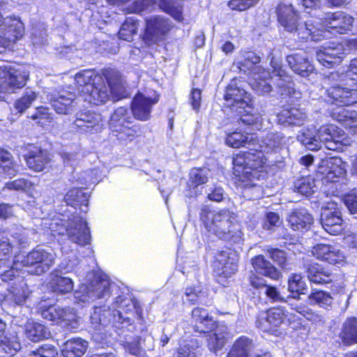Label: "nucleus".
Masks as SVG:
<instances>
[{"instance_id": "f257e3e1", "label": "nucleus", "mask_w": 357, "mask_h": 357, "mask_svg": "<svg viewBox=\"0 0 357 357\" xmlns=\"http://www.w3.org/2000/svg\"><path fill=\"white\" fill-rule=\"evenodd\" d=\"M252 106L247 102V169H257L262 167L264 162L263 153L278 147L282 136L279 133L269 132L259 142L256 134L248 133L249 126H252L256 130L262 128V109L254 112Z\"/></svg>"}, {"instance_id": "f03ea898", "label": "nucleus", "mask_w": 357, "mask_h": 357, "mask_svg": "<svg viewBox=\"0 0 357 357\" xmlns=\"http://www.w3.org/2000/svg\"><path fill=\"white\" fill-rule=\"evenodd\" d=\"M299 9L293 1L278 4L276 13L280 25L284 31L301 40H321L325 36V31L317 27L314 19L302 20L299 15Z\"/></svg>"}, {"instance_id": "7ed1b4c3", "label": "nucleus", "mask_w": 357, "mask_h": 357, "mask_svg": "<svg viewBox=\"0 0 357 357\" xmlns=\"http://www.w3.org/2000/svg\"><path fill=\"white\" fill-rule=\"evenodd\" d=\"M297 139L307 149L317 151L324 146L327 149L342 151L350 144L344 131L334 124L324 125L316 130L314 128L303 130Z\"/></svg>"}, {"instance_id": "20e7f679", "label": "nucleus", "mask_w": 357, "mask_h": 357, "mask_svg": "<svg viewBox=\"0 0 357 357\" xmlns=\"http://www.w3.org/2000/svg\"><path fill=\"white\" fill-rule=\"evenodd\" d=\"M200 218L206 228L219 238L234 243L243 242L242 226L237 215L230 211L223 209L212 213L207 208H203Z\"/></svg>"}, {"instance_id": "39448f33", "label": "nucleus", "mask_w": 357, "mask_h": 357, "mask_svg": "<svg viewBox=\"0 0 357 357\" xmlns=\"http://www.w3.org/2000/svg\"><path fill=\"white\" fill-rule=\"evenodd\" d=\"M346 163L340 158H330L321 161L317 177L321 181L322 191L328 196L342 190L346 184Z\"/></svg>"}, {"instance_id": "423d86ee", "label": "nucleus", "mask_w": 357, "mask_h": 357, "mask_svg": "<svg viewBox=\"0 0 357 357\" xmlns=\"http://www.w3.org/2000/svg\"><path fill=\"white\" fill-rule=\"evenodd\" d=\"M54 262V254L52 251L38 247L29 252L20 261H13L11 269L1 275V280H12L15 277L14 270L18 269L20 266L29 268L27 272L31 274L41 275L47 272Z\"/></svg>"}, {"instance_id": "0eeeda50", "label": "nucleus", "mask_w": 357, "mask_h": 357, "mask_svg": "<svg viewBox=\"0 0 357 357\" xmlns=\"http://www.w3.org/2000/svg\"><path fill=\"white\" fill-rule=\"evenodd\" d=\"M87 278L88 282L82 284L75 292L77 301L89 303L109 296L110 280L107 275L99 272L91 273Z\"/></svg>"}, {"instance_id": "6e6552de", "label": "nucleus", "mask_w": 357, "mask_h": 357, "mask_svg": "<svg viewBox=\"0 0 357 357\" xmlns=\"http://www.w3.org/2000/svg\"><path fill=\"white\" fill-rule=\"evenodd\" d=\"M50 229L59 235L66 232L68 240L77 245L83 246L90 243V230L86 221L81 216H74L65 227L59 226L57 222H52L50 224Z\"/></svg>"}, {"instance_id": "1a4fd4ad", "label": "nucleus", "mask_w": 357, "mask_h": 357, "mask_svg": "<svg viewBox=\"0 0 357 357\" xmlns=\"http://www.w3.org/2000/svg\"><path fill=\"white\" fill-rule=\"evenodd\" d=\"M38 309L44 319L57 324H62L71 333L77 332L80 318L75 314L74 309L70 307L62 308L57 305L47 306L44 301L39 303Z\"/></svg>"}, {"instance_id": "9d476101", "label": "nucleus", "mask_w": 357, "mask_h": 357, "mask_svg": "<svg viewBox=\"0 0 357 357\" xmlns=\"http://www.w3.org/2000/svg\"><path fill=\"white\" fill-rule=\"evenodd\" d=\"M238 256L230 248L218 252L214 257L212 264L213 275L220 284L226 286L227 279L237 271Z\"/></svg>"}, {"instance_id": "9b49d317", "label": "nucleus", "mask_w": 357, "mask_h": 357, "mask_svg": "<svg viewBox=\"0 0 357 357\" xmlns=\"http://www.w3.org/2000/svg\"><path fill=\"white\" fill-rule=\"evenodd\" d=\"M354 20L350 15L343 11L326 13L321 21L315 20V25L325 31L326 38L330 33L346 34L353 27Z\"/></svg>"}, {"instance_id": "f8f14e48", "label": "nucleus", "mask_w": 357, "mask_h": 357, "mask_svg": "<svg viewBox=\"0 0 357 357\" xmlns=\"http://www.w3.org/2000/svg\"><path fill=\"white\" fill-rule=\"evenodd\" d=\"M29 74L24 70L16 69L10 65H0V94L13 93L22 88L29 78ZM2 96L0 95V99Z\"/></svg>"}, {"instance_id": "ddd939ff", "label": "nucleus", "mask_w": 357, "mask_h": 357, "mask_svg": "<svg viewBox=\"0 0 357 357\" xmlns=\"http://www.w3.org/2000/svg\"><path fill=\"white\" fill-rule=\"evenodd\" d=\"M116 74V73L114 70H106L103 75L107 79V84H105L103 77H97L96 84L88 85L84 93L81 95L84 101L95 105L105 103L109 98V88L113 83L110 77Z\"/></svg>"}, {"instance_id": "4468645a", "label": "nucleus", "mask_w": 357, "mask_h": 357, "mask_svg": "<svg viewBox=\"0 0 357 357\" xmlns=\"http://www.w3.org/2000/svg\"><path fill=\"white\" fill-rule=\"evenodd\" d=\"M73 125L78 132L93 135L99 133L104 129L105 121L100 114L84 110L76 114Z\"/></svg>"}, {"instance_id": "2eb2a0df", "label": "nucleus", "mask_w": 357, "mask_h": 357, "mask_svg": "<svg viewBox=\"0 0 357 357\" xmlns=\"http://www.w3.org/2000/svg\"><path fill=\"white\" fill-rule=\"evenodd\" d=\"M171 28L170 20L163 16H153L147 18L144 40L148 44L156 43L164 38Z\"/></svg>"}, {"instance_id": "dca6fc26", "label": "nucleus", "mask_w": 357, "mask_h": 357, "mask_svg": "<svg viewBox=\"0 0 357 357\" xmlns=\"http://www.w3.org/2000/svg\"><path fill=\"white\" fill-rule=\"evenodd\" d=\"M70 89H71L70 86L59 89L50 98L52 107L59 114H70L77 106L76 95Z\"/></svg>"}, {"instance_id": "f3484780", "label": "nucleus", "mask_w": 357, "mask_h": 357, "mask_svg": "<svg viewBox=\"0 0 357 357\" xmlns=\"http://www.w3.org/2000/svg\"><path fill=\"white\" fill-rule=\"evenodd\" d=\"M114 309L112 310V322L120 324L121 326L117 328H123L130 325V317L124 316L123 314L132 313L134 310L138 316H140L141 311L137 307L136 303L129 298L119 296L114 302Z\"/></svg>"}, {"instance_id": "a211bd4d", "label": "nucleus", "mask_w": 357, "mask_h": 357, "mask_svg": "<svg viewBox=\"0 0 357 357\" xmlns=\"http://www.w3.org/2000/svg\"><path fill=\"white\" fill-rule=\"evenodd\" d=\"M326 101L338 106L337 111L343 106L357 102V90L343 87L340 85L331 86L326 89Z\"/></svg>"}, {"instance_id": "6ab92c4d", "label": "nucleus", "mask_w": 357, "mask_h": 357, "mask_svg": "<svg viewBox=\"0 0 357 357\" xmlns=\"http://www.w3.org/2000/svg\"><path fill=\"white\" fill-rule=\"evenodd\" d=\"M8 28L1 30L0 35V53L6 51L24 34V24L19 18H8L6 20Z\"/></svg>"}, {"instance_id": "aec40b11", "label": "nucleus", "mask_w": 357, "mask_h": 357, "mask_svg": "<svg viewBox=\"0 0 357 357\" xmlns=\"http://www.w3.org/2000/svg\"><path fill=\"white\" fill-rule=\"evenodd\" d=\"M245 91L238 86L236 84H230L227 88L225 95L227 106L230 107L233 112L236 113L240 116V119L243 123H245L243 119V114L245 112Z\"/></svg>"}, {"instance_id": "412c9836", "label": "nucleus", "mask_w": 357, "mask_h": 357, "mask_svg": "<svg viewBox=\"0 0 357 357\" xmlns=\"http://www.w3.org/2000/svg\"><path fill=\"white\" fill-rule=\"evenodd\" d=\"M158 96L149 98L142 93L135 95L131 103V111L134 118L142 121L149 120L152 107L158 102Z\"/></svg>"}, {"instance_id": "4be33fe9", "label": "nucleus", "mask_w": 357, "mask_h": 357, "mask_svg": "<svg viewBox=\"0 0 357 357\" xmlns=\"http://www.w3.org/2000/svg\"><path fill=\"white\" fill-rule=\"evenodd\" d=\"M321 223L324 229L331 235H338L343 231V220L340 209L325 208L321 214Z\"/></svg>"}, {"instance_id": "5701e85b", "label": "nucleus", "mask_w": 357, "mask_h": 357, "mask_svg": "<svg viewBox=\"0 0 357 357\" xmlns=\"http://www.w3.org/2000/svg\"><path fill=\"white\" fill-rule=\"evenodd\" d=\"M192 319L195 323L193 329L196 333H210L218 328V323L204 307H195L192 310Z\"/></svg>"}, {"instance_id": "b1692460", "label": "nucleus", "mask_w": 357, "mask_h": 357, "mask_svg": "<svg viewBox=\"0 0 357 357\" xmlns=\"http://www.w3.org/2000/svg\"><path fill=\"white\" fill-rule=\"evenodd\" d=\"M252 77H249V85L253 91L260 95H264L271 91V75L261 66H255L250 70Z\"/></svg>"}, {"instance_id": "393cba45", "label": "nucleus", "mask_w": 357, "mask_h": 357, "mask_svg": "<svg viewBox=\"0 0 357 357\" xmlns=\"http://www.w3.org/2000/svg\"><path fill=\"white\" fill-rule=\"evenodd\" d=\"M284 317V310L280 307H273L262 312L257 318V327L263 332L268 333L280 325Z\"/></svg>"}, {"instance_id": "a878e982", "label": "nucleus", "mask_w": 357, "mask_h": 357, "mask_svg": "<svg viewBox=\"0 0 357 357\" xmlns=\"http://www.w3.org/2000/svg\"><path fill=\"white\" fill-rule=\"evenodd\" d=\"M288 225L294 231H307L314 222L312 215L304 208L291 211L287 217Z\"/></svg>"}, {"instance_id": "bb28decb", "label": "nucleus", "mask_w": 357, "mask_h": 357, "mask_svg": "<svg viewBox=\"0 0 357 357\" xmlns=\"http://www.w3.org/2000/svg\"><path fill=\"white\" fill-rule=\"evenodd\" d=\"M333 45V47H323L317 52V61L327 68L340 63L344 56L342 45L334 43Z\"/></svg>"}, {"instance_id": "cd10ccee", "label": "nucleus", "mask_w": 357, "mask_h": 357, "mask_svg": "<svg viewBox=\"0 0 357 357\" xmlns=\"http://www.w3.org/2000/svg\"><path fill=\"white\" fill-rule=\"evenodd\" d=\"M312 253L317 259L331 264H340L344 259V255L340 250L328 244L316 245L313 247Z\"/></svg>"}, {"instance_id": "c85d7f7f", "label": "nucleus", "mask_w": 357, "mask_h": 357, "mask_svg": "<svg viewBox=\"0 0 357 357\" xmlns=\"http://www.w3.org/2000/svg\"><path fill=\"white\" fill-rule=\"evenodd\" d=\"M305 272L310 282L325 284L332 282L333 275L328 270L317 263H307L304 265Z\"/></svg>"}, {"instance_id": "c756f323", "label": "nucleus", "mask_w": 357, "mask_h": 357, "mask_svg": "<svg viewBox=\"0 0 357 357\" xmlns=\"http://www.w3.org/2000/svg\"><path fill=\"white\" fill-rule=\"evenodd\" d=\"M287 61L292 70L303 77L310 76L314 70L307 58L301 54H293L287 56Z\"/></svg>"}, {"instance_id": "7c9ffc66", "label": "nucleus", "mask_w": 357, "mask_h": 357, "mask_svg": "<svg viewBox=\"0 0 357 357\" xmlns=\"http://www.w3.org/2000/svg\"><path fill=\"white\" fill-rule=\"evenodd\" d=\"M132 118L128 107H120L116 109L110 116L109 127L112 132H118L124 130L128 124H131Z\"/></svg>"}, {"instance_id": "2f4dec72", "label": "nucleus", "mask_w": 357, "mask_h": 357, "mask_svg": "<svg viewBox=\"0 0 357 357\" xmlns=\"http://www.w3.org/2000/svg\"><path fill=\"white\" fill-rule=\"evenodd\" d=\"M24 159L29 168L37 172L43 171L50 162L47 152L37 147L30 150Z\"/></svg>"}, {"instance_id": "473e14b6", "label": "nucleus", "mask_w": 357, "mask_h": 357, "mask_svg": "<svg viewBox=\"0 0 357 357\" xmlns=\"http://www.w3.org/2000/svg\"><path fill=\"white\" fill-rule=\"evenodd\" d=\"M307 116L296 107L283 109L278 114V123L283 126H301Z\"/></svg>"}, {"instance_id": "72a5a7b5", "label": "nucleus", "mask_w": 357, "mask_h": 357, "mask_svg": "<svg viewBox=\"0 0 357 357\" xmlns=\"http://www.w3.org/2000/svg\"><path fill=\"white\" fill-rule=\"evenodd\" d=\"M331 115L334 119L341 123L350 133L357 135V112L356 111L340 108L339 111L333 112Z\"/></svg>"}, {"instance_id": "f704fd0d", "label": "nucleus", "mask_w": 357, "mask_h": 357, "mask_svg": "<svg viewBox=\"0 0 357 357\" xmlns=\"http://www.w3.org/2000/svg\"><path fill=\"white\" fill-rule=\"evenodd\" d=\"M252 265L257 273L273 280H278L281 275L280 271L262 255L252 259Z\"/></svg>"}, {"instance_id": "c9c22d12", "label": "nucleus", "mask_w": 357, "mask_h": 357, "mask_svg": "<svg viewBox=\"0 0 357 357\" xmlns=\"http://www.w3.org/2000/svg\"><path fill=\"white\" fill-rule=\"evenodd\" d=\"M87 347V341L81 337H73L64 343L61 352L63 357H81Z\"/></svg>"}, {"instance_id": "e433bc0d", "label": "nucleus", "mask_w": 357, "mask_h": 357, "mask_svg": "<svg viewBox=\"0 0 357 357\" xmlns=\"http://www.w3.org/2000/svg\"><path fill=\"white\" fill-rule=\"evenodd\" d=\"M233 181L234 184L241 189L245 188V153L240 151L233 159Z\"/></svg>"}, {"instance_id": "4c0bfd02", "label": "nucleus", "mask_w": 357, "mask_h": 357, "mask_svg": "<svg viewBox=\"0 0 357 357\" xmlns=\"http://www.w3.org/2000/svg\"><path fill=\"white\" fill-rule=\"evenodd\" d=\"M250 284L255 289L263 291L271 302L282 301L284 299L275 287L268 285L265 279L258 276L250 277Z\"/></svg>"}, {"instance_id": "58836bf2", "label": "nucleus", "mask_w": 357, "mask_h": 357, "mask_svg": "<svg viewBox=\"0 0 357 357\" xmlns=\"http://www.w3.org/2000/svg\"><path fill=\"white\" fill-rule=\"evenodd\" d=\"M49 284L52 290L58 294H66L73 289L72 279L59 274L56 271L52 273Z\"/></svg>"}, {"instance_id": "ea45409f", "label": "nucleus", "mask_w": 357, "mask_h": 357, "mask_svg": "<svg viewBox=\"0 0 357 357\" xmlns=\"http://www.w3.org/2000/svg\"><path fill=\"white\" fill-rule=\"evenodd\" d=\"M112 316L110 309L95 307L90 317L91 327L94 330L100 331L108 323L112 321Z\"/></svg>"}, {"instance_id": "a19ab883", "label": "nucleus", "mask_w": 357, "mask_h": 357, "mask_svg": "<svg viewBox=\"0 0 357 357\" xmlns=\"http://www.w3.org/2000/svg\"><path fill=\"white\" fill-rule=\"evenodd\" d=\"M97 77H102V76L98 74L93 70H83L75 74V82L80 96L84 93L86 87L88 86V85L96 84V79Z\"/></svg>"}, {"instance_id": "79ce46f5", "label": "nucleus", "mask_w": 357, "mask_h": 357, "mask_svg": "<svg viewBox=\"0 0 357 357\" xmlns=\"http://www.w3.org/2000/svg\"><path fill=\"white\" fill-rule=\"evenodd\" d=\"M160 8L172 16L175 20L181 22L183 16V3L180 0H160Z\"/></svg>"}, {"instance_id": "37998d69", "label": "nucleus", "mask_w": 357, "mask_h": 357, "mask_svg": "<svg viewBox=\"0 0 357 357\" xmlns=\"http://www.w3.org/2000/svg\"><path fill=\"white\" fill-rule=\"evenodd\" d=\"M89 197L88 193L84 192L82 188H73L66 195L65 200L68 205L84 206L86 209L82 208L81 210L86 213L87 211Z\"/></svg>"}, {"instance_id": "c03bdc74", "label": "nucleus", "mask_w": 357, "mask_h": 357, "mask_svg": "<svg viewBox=\"0 0 357 357\" xmlns=\"http://www.w3.org/2000/svg\"><path fill=\"white\" fill-rule=\"evenodd\" d=\"M0 167L8 176H14L19 172V166L10 152L0 148Z\"/></svg>"}, {"instance_id": "a18cd8bd", "label": "nucleus", "mask_w": 357, "mask_h": 357, "mask_svg": "<svg viewBox=\"0 0 357 357\" xmlns=\"http://www.w3.org/2000/svg\"><path fill=\"white\" fill-rule=\"evenodd\" d=\"M271 63L274 69L273 75L271 76V82H275L277 86L282 89V94L284 92L290 93V77L285 75L284 71L280 68L279 64L273 63V61H271Z\"/></svg>"}, {"instance_id": "49530a36", "label": "nucleus", "mask_w": 357, "mask_h": 357, "mask_svg": "<svg viewBox=\"0 0 357 357\" xmlns=\"http://www.w3.org/2000/svg\"><path fill=\"white\" fill-rule=\"evenodd\" d=\"M20 349L17 336H0V356H3V354L13 356Z\"/></svg>"}, {"instance_id": "de8ad7c7", "label": "nucleus", "mask_w": 357, "mask_h": 357, "mask_svg": "<svg viewBox=\"0 0 357 357\" xmlns=\"http://www.w3.org/2000/svg\"><path fill=\"white\" fill-rule=\"evenodd\" d=\"M139 26L138 20L133 17H127L119 31V38L126 41H131L133 36L137 34Z\"/></svg>"}, {"instance_id": "09e8293b", "label": "nucleus", "mask_w": 357, "mask_h": 357, "mask_svg": "<svg viewBox=\"0 0 357 357\" xmlns=\"http://www.w3.org/2000/svg\"><path fill=\"white\" fill-rule=\"evenodd\" d=\"M331 295L324 291L312 289L308 296V301L311 305H318L321 307H327L333 303Z\"/></svg>"}, {"instance_id": "8fccbe9b", "label": "nucleus", "mask_w": 357, "mask_h": 357, "mask_svg": "<svg viewBox=\"0 0 357 357\" xmlns=\"http://www.w3.org/2000/svg\"><path fill=\"white\" fill-rule=\"evenodd\" d=\"M294 186L295 191L304 195L313 193L317 188L315 180L311 176L302 177L296 180Z\"/></svg>"}, {"instance_id": "3c124183", "label": "nucleus", "mask_w": 357, "mask_h": 357, "mask_svg": "<svg viewBox=\"0 0 357 357\" xmlns=\"http://www.w3.org/2000/svg\"><path fill=\"white\" fill-rule=\"evenodd\" d=\"M37 94L31 89H26L24 95L14 103V108L20 114H22L28 109L31 103L36 99Z\"/></svg>"}, {"instance_id": "603ef678", "label": "nucleus", "mask_w": 357, "mask_h": 357, "mask_svg": "<svg viewBox=\"0 0 357 357\" xmlns=\"http://www.w3.org/2000/svg\"><path fill=\"white\" fill-rule=\"evenodd\" d=\"M209 171L202 168L192 169L190 172L189 185L192 187L206 183L208 180Z\"/></svg>"}, {"instance_id": "864d4df0", "label": "nucleus", "mask_w": 357, "mask_h": 357, "mask_svg": "<svg viewBox=\"0 0 357 357\" xmlns=\"http://www.w3.org/2000/svg\"><path fill=\"white\" fill-rule=\"evenodd\" d=\"M183 301L189 305L204 303V292L199 287H188L185 289Z\"/></svg>"}, {"instance_id": "5fc2aeb1", "label": "nucleus", "mask_w": 357, "mask_h": 357, "mask_svg": "<svg viewBox=\"0 0 357 357\" xmlns=\"http://www.w3.org/2000/svg\"><path fill=\"white\" fill-rule=\"evenodd\" d=\"M37 234L34 229H21L16 231L13 237L19 245L23 248L27 246L32 241H34Z\"/></svg>"}, {"instance_id": "6e6d98bb", "label": "nucleus", "mask_w": 357, "mask_h": 357, "mask_svg": "<svg viewBox=\"0 0 357 357\" xmlns=\"http://www.w3.org/2000/svg\"><path fill=\"white\" fill-rule=\"evenodd\" d=\"M306 284L302 276L299 274H291L288 280V290L298 294H304Z\"/></svg>"}, {"instance_id": "4d7b16f0", "label": "nucleus", "mask_w": 357, "mask_h": 357, "mask_svg": "<svg viewBox=\"0 0 357 357\" xmlns=\"http://www.w3.org/2000/svg\"><path fill=\"white\" fill-rule=\"evenodd\" d=\"M31 35L32 43L34 45H44L47 42V35L44 24L33 27Z\"/></svg>"}, {"instance_id": "13d9d810", "label": "nucleus", "mask_w": 357, "mask_h": 357, "mask_svg": "<svg viewBox=\"0 0 357 357\" xmlns=\"http://www.w3.org/2000/svg\"><path fill=\"white\" fill-rule=\"evenodd\" d=\"M344 82L345 84L351 85L347 76H345V72H332L328 75H326L324 78V84H333L336 86L335 82ZM338 84H337V86Z\"/></svg>"}, {"instance_id": "bf43d9fd", "label": "nucleus", "mask_w": 357, "mask_h": 357, "mask_svg": "<svg viewBox=\"0 0 357 357\" xmlns=\"http://www.w3.org/2000/svg\"><path fill=\"white\" fill-rule=\"evenodd\" d=\"M226 143L228 146L235 149L244 146L245 144V136L241 132H234L227 135Z\"/></svg>"}, {"instance_id": "052dcab7", "label": "nucleus", "mask_w": 357, "mask_h": 357, "mask_svg": "<svg viewBox=\"0 0 357 357\" xmlns=\"http://www.w3.org/2000/svg\"><path fill=\"white\" fill-rule=\"evenodd\" d=\"M24 332L26 335H45L47 328L43 324L31 320L25 325Z\"/></svg>"}, {"instance_id": "680f3d73", "label": "nucleus", "mask_w": 357, "mask_h": 357, "mask_svg": "<svg viewBox=\"0 0 357 357\" xmlns=\"http://www.w3.org/2000/svg\"><path fill=\"white\" fill-rule=\"evenodd\" d=\"M198 347L192 340L184 342L177 351V357H197L195 350Z\"/></svg>"}, {"instance_id": "e2e57ef3", "label": "nucleus", "mask_w": 357, "mask_h": 357, "mask_svg": "<svg viewBox=\"0 0 357 357\" xmlns=\"http://www.w3.org/2000/svg\"><path fill=\"white\" fill-rule=\"evenodd\" d=\"M266 251L274 262H275L282 268H284L287 257L285 252L283 250H279L278 248H268Z\"/></svg>"}, {"instance_id": "0e129e2a", "label": "nucleus", "mask_w": 357, "mask_h": 357, "mask_svg": "<svg viewBox=\"0 0 357 357\" xmlns=\"http://www.w3.org/2000/svg\"><path fill=\"white\" fill-rule=\"evenodd\" d=\"M227 357H245V340L243 337L235 342Z\"/></svg>"}, {"instance_id": "69168bd1", "label": "nucleus", "mask_w": 357, "mask_h": 357, "mask_svg": "<svg viewBox=\"0 0 357 357\" xmlns=\"http://www.w3.org/2000/svg\"><path fill=\"white\" fill-rule=\"evenodd\" d=\"M130 339L126 340L123 347L132 355H137L140 351L139 338L138 336H129Z\"/></svg>"}, {"instance_id": "338daca9", "label": "nucleus", "mask_w": 357, "mask_h": 357, "mask_svg": "<svg viewBox=\"0 0 357 357\" xmlns=\"http://www.w3.org/2000/svg\"><path fill=\"white\" fill-rule=\"evenodd\" d=\"M342 335H357V318H347L342 325Z\"/></svg>"}, {"instance_id": "774afa93", "label": "nucleus", "mask_w": 357, "mask_h": 357, "mask_svg": "<svg viewBox=\"0 0 357 357\" xmlns=\"http://www.w3.org/2000/svg\"><path fill=\"white\" fill-rule=\"evenodd\" d=\"M345 76L351 82V85L357 83V58L350 61L347 70L345 71Z\"/></svg>"}]
</instances>
